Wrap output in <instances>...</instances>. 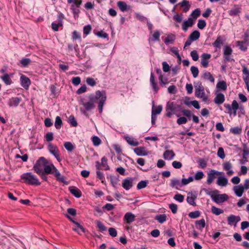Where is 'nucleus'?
Instances as JSON below:
<instances>
[{
  "instance_id": "f257e3e1",
  "label": "nucleus",
  "mask_w": 249,
  "mask_h": 249,
  "mask_svg": "<svg viewBox=\"0 0 249 249\" xmlns=\"http://www.w3.org/2000/svg\"><path fill=\"white\" fill-rule=\"evenodd\" d=\"M106 100V92L104 90H97L95 92V94L91 93L84 98H81L80 100L81 104L85 108L84 110L81 109V111L83 114L86 115L88 111L93 109L95 107V103L98 100V109L99 113H102Z\"/></svg>"
},
{
  "instance_id": "f03ea898",
  "label": "nucleus",
  "mask_w": 249,
  "mask_h": 249,
  "mask_svg": "<svg viewBox=\"0 0 249 249\" xmlns=\"http://www.w3.org/2000/svg\"><path fill=\"white\" fill-rule=\"evenodd\" d=\"M202 191H204L207 195L211 196L212 200L217 204L224 202L229 198L228 196L226 194H218L219 191L217 190L210 191L207 189L203 188Z\"/></svg>"
},
{
  "instance_id": "7ed1b4c3",
  "label": "nucleus",
  "mask_w": 249,
  "mask_h": 249,
  "mask_svg": "<svg viewBox=\"0 0 249 249\" xmlns=\"http://www.w3.org/2000/svg\"><path fill=\"white\" fill-rule=\"evenodd\" d=\"M21 179L27 184L34 186H39L40 182L37 177L31 172L24 173L21 175Z\"/></svg>"
},
{
  "instance_id": "20e7f679",
  "label": "nucleus",
  "mask_w": 249,
  "mask_h": 249,
  "mask_svg": "<svg viewBox=\"0 0 249 249\" xmlns=\"http://www.w3.org/2000/svg\"><path fill=\"white\" fill-rule=\"evenodd\" d=\"M194 87L195 88V96L199 98L202 99L203 101L206 102L208 100V98L205 95L204 88L202 83L198 81L194 82Z\"/></svg>"
},
{
  "instance_id": "39448f33",
  "label": "nucleus",
  "mask_w": 249,
  "mask_h": 249,
  "mask_svg": "<svg viewBox=\"0 0 249 249\" xmlns=\"http://www.w3.org/2000/svg\"><path fill=\"white\" fill-rule=\"evenodd\" d=\"M48 164V161L43 157H40L33 167V169L37 174L42 173L46 164Z\"/></svg>"
},
{
  "instance_id": "423d86ee",
  "label": "nucleus",
  "mask_w": 249,
  "mask_h": 249,
  "mask_svg": "<svg viewBox=\"0 0 249 249\" xmlns=\"http://www.w3.org/2000/svg\"><path fill=\"white\" fill-rule=\"evenodd\" d=\"M232 50L229 46H225L223 49V57L224 62L227 63L228 62L233 60V58H231V55L232 54Z\"/></svg>"
},
{
  "instance_id": "0eeeda50",
  "label": "nucleus",
  "mask_w": 249,
  "mask_h": 249,
  "mask_svg": "<svg viewBox=\"0 0 249 249\" xmlns=\"http://www.w3.org/2000/svg\"><path fill=\"white\" fill-rule=\"evenodd\" d=\"M224 106L229 111L228 113L231 114V111L233 110L234 115H236V111L239 108V105L236 100H234L232 101L231 105L229 104H225Z\"/></svg>"
},
{
  "instance_id": "6e6552de",
  "label": "nucleus",
  "mask_w": 249,
  "mask_h": 249,
  "mask_svg": "<svg viewBox=\"0 0 249 249\" xmlns=\"http://www.w3.org/2000/svg\"><path fill=\"white\" fill-rule=\"evenodd\" d=\"M186 198L187 202L191 205L193 206H196L195 200L197 198V194L196 192L193 193V192H189Z\"/></svg>"
},
{
  "instance_id": "1a4fd4ad",
  "label": "nucleus",
  "mask_w": 249,
  "mask_h": 249,
  "mask_svg": "<svg viewBox=\"0 0 249 249\" xmlns=\"http://www.w3.org/2000/svg\"><path fill=\"white\" fill-rule=\"evenodd\" d=\"M101 166L105 167V170H106L109 169V167L107 165V159L105 156L101 159V163L99 161H96V167L97 169H102L101 168Z\"/></svg>"
},
{
  "instance_id": "9d476101",
  "label": "nucleus",
  "mask_w": 249,
  "mask_h": 249,
  "mask_svg": "<svg viewBox=\"0 0 249 249\" xmlns=\"http://www.w3.org/2000/svg\"><path fill=\"white\" fill-rule=\"evenodd\" d=\"M221 174V172H218L214 170H211L210 172L208 174V178L207 180V183L208 184H210L212 183L214 179L215 178V175H219Z\"/></svg>"
},
{
  "instance_id": "9b49d317",
  "label": "nucleus",
  "mask_w": 249,
  "mask_h": 249,
  "mask_svg": "<svg viewBox=\"0 0 249 249\" xmlns=\"http://www.w3.org/2000/svg\"><path fill=\"white\" fill-rule=\"evenodd\" d=\"M136 216L131 212L126 213L124 217V222L130 224L135 220Z\"/></svg>"
},
{
  "instance_id": "f8f14e48",
  "label": "nucleus",
  "mask_w": 249,
  "mask_h": 249,
  "mask_svg": "<svg viewBox=\"0 0 249 249\" xmlns=\"http://www.w3.org/2000/svg\"><path fill=\"white\" fill-rule=\"evenodd\" d=\"M20 80L21 86L26 89H28L31 84L30 79L25 75L22 74L20 76Z\"/></svg>"
},
{
  "instance_id": "ddd939ff",
  "label": "nucleus",
  "mask_w": 249,
  "mask_h": 249,
  "mask_svg": "<svg viewBox=\"0 0 249 249\" xmlns=\"http://www.w3.org/2000/svg\"><path fill=\"white\" fill-rule=\"evenodd\" d=\"M134 179V178H127L124 179L122 183L123 187L126 190H129L133 186V182Z\"/></svg>"
},
{
  "instance_id": "4468645a",
  "label": "nucleus",
  "mask_w": 249,
  "mask_h": 249,
  "mask_svg": "<svg viewBox=\"0 0 249 249\" xmlns=\"http://www.w3.org/2000/svg\"><path fill=\"white\" fill-rule=\"evenodd\" d=\"M241 220L239 216H235L233 214L230 215L227 218L228 223L229 225H234L236 226L237 223L240 221Z\"/></svg>"
},
{
  "instance_id": "2eb2a0df",
  "label": "nucleus",
  "mask_w": 249,
  "mask_h": 249,
  "mask_svg": "<svg viewBox=\"0 0 249 249\" xmlns=\"http://www.w3.org/2000/svg\"><path fill=\"white\" fill-rule=\"evenodd\" d=\"M225 40L224 36H218L215 41L213 43L212 45L213 47L220 49L221 46L223 45Z\"/></svg>"
},
{
  "instance_id": "dca6fc26",
  "label": "nucleus",
  "mask_w": 249,
  "mask_h": 249,
  "mask_svg": "<svg viewBox=\"0 0 249 249\" xmlns=\"http://www.w3.org/2000/svg\"><path fill=\"white\" fill-rule=\"evenodd\" d=\"M211 57V55L209 53H204L201 55V64L204 67L207 68L209 65L208 59Z\"/></svg>"
},
{
  "instance_id": "f3484780",
  "label": "nucleus",
  "mask_w": 249,
  "mask_h": 249,
  "mask_svg": "<svg viewBox=\"0 0 249 249\" xmlns=\"http://www.w3.org/2000/svg\"><path fill=\"white\" fill-rule=\"evenodd\" d=\"M21 101V98L20 97H12L8 100V104L10 107H16L19 105Z\"/></svg>"
},
{
  "instance_id": "a211bd4d",
  "label": "nucleus",
  "mask_w": 249,
  "mask_h": 249,
  "mask_svg": "<svg viewBox=\"0 0 249 249\" xmlns=\"http://www.w3.org/2000/svg\"><path fill=\"white\" fill-rule=\"evenodd\" d=\"M194 24V22L193 19L191 18H189L187 20H185L183 21L182 24V30L185 32L187 31L188 28L193 26Z\"/></svg>"
},
{
  "instance_id": "6ab92c4d",
  "label": "nucleus",
  "mask_w": 249,
  "mask_h": 249,
  "mask_svg": "<svg viewBox=\"0 0 249 249\" xmlns=\"http://www.w3.org/2000/svg\"><path fill=\"white\" fill-rule=\"evenodd\" d=\"M150 82L152 87V89L155 91V93H157L159 90V88L158 87L157 84L155 81V76L152 71H151L150 74Z\"/></svg>"
},
{
  "instance_id": "aec40b11",
  "label": "nucleus",
  "mask_w": 249,
  "mask_h": 249,
  "mask_svg": "<svg viewBox=\"0 0 249 249\" xmlns=\"http://www.w3.org/2000/svg\"><path fill=\"white\" fill-rule=\"evenodd\" d=\"M145 149V147L144 146H140L135 148L134 151L137 156H146L148 154V152L146 151Z\"/></svg>"
},
{
  "instance_id": "412c9836",
  "label": "nucleus",
  "mask_w": 249,
  "mask_h": 249,
  "mask_svg": "<svg viewBox=\"0 0 249 249\" xmlns=\"http://www.w3.org/2000/svg\"><path fill=\"white\" fill-rule=\"evenodd\" d=\"M225 99L224 95L222 93H219L216 94L213 100V102L215 104L219 105L223 104L225 101Z\"/></svg>"
},
{
  "instance_id": "4be33fe9",
  "label": "nucleus",
  "mask_w": 249,
  "mask_h": 249,
  "mask_svg": "<svg viewBox=\"0 0 249 249\" xmlns=\"http://www.w3.org/2000/svg\"><path fill=\"white\" fill-rule=\"evenodd\" d=\"M233 190L235 195L238 197H241L244 192V189L242 184L234 186L233 187Z\"/></svg>"
},
{
  "instance_id": "5701e85b",
  "label": "nucleus",
  "mask_w": 249,
  "mask_h": 249,
  "mask_svg": "<svg viewBox=\"0 0 249 249\" xmlns=\"http://www.w3.org/2000/svg\"><path fill=\"white\" fill-rule=\"evenodd\" d=\"M70 193L77 198H80L82 196L81 191L77 188L72 186L69 187Z\"/></svg>"
},
{
  "instance_id": "b1692460",
  "label": "nucleus",
  "mask_w": 249,
  "mask_h": 249,
  "mask_svg": "<svg viewBox=\"0 0 249 249\" xmlns=\"http://www.w3.org/2000/svg\"><path fill=\"white\" fill-rule=\"evenodd\" d=\"M175 156V154L173 150H166L163 155L165 160H171Z\"/></svg>"
},
{
  "instance_id": "393cba45",
  "label": "nucleus",
  "mask_w": 249,
  "mask_h": 249,
  "mask_svg": "<svg viewBox=\"0 0 249 249\" xmlns=\"http://www.w3.org/2000/svg\"><path fill=\"white\" fill-rule=\"evenodd\" d=\"M236 45L240 50L246 52L247 50L248 46L249 44V43H247L244 41H237L236 42Z\"/></svg>"
},
{
  "instance_id": "a878e982",
  "label": "nucleus",
  "mask_w": 249,
  "mask_h": 249,
  "mask_svg": "<svg viewBox=\"0 0 249 249\" xmlns=\"http://www.w3.org/2000/svg\"><path fill=\"white\" fill-rule=\"evenodd\" d=\"M125 139L127 142L131 146H136L139 144V142L132 137L126 136Z\"/></svg>"
},
{
  "instance_id": "bb28decb",
  "label": "nucleus",
  "mask_w": 249,
  "mask_h": 249,
  "mask_svg": "<svg viewBox=\"0 0 249 249\" xmlns=\"http://www.w3.org/2000/svg\"><path fill=\"white\" fill-rule=\"evenodd\" d=\"M179 5L181 7H183V12L184 13L187 12L190 8L189 1L186 0H183L181 1L179 3Z\"/></svg>"
},
{
  "instance_id": "cd10ccee",
  "label": "nucleus",
  "mask_w": 249,
  "mask_h": 249,
  "mask_svg": "<svg viewBox=\"0 0 249 249\" xmlns=\"http://www.w3.org/2000/svg\"><path fill=\"white\" fill-rule=\"evenodd\" d=\"M160 32L159 30H155L152 35V38H149V41H160Z\"/></svg>"
},
{
  "instance_id": "c85d7f7f",
  "label": "nucleus",
  "mask_w": 249,
  "mask_h": 249,
  "mask_svg": "<svg viewBox=\"0 0 249 249\" xmlns=\"http://www.w3.org/2000/svg\"><path fill=\"white\" fill-rule=\"evenodd\" d=\"M228 182V179L225 177H220L218 178L216 183L221 186H225Z\"/></svg>"
},
{
  "instance_id": "c756f323",
  "label": "nucleus",
  "mask_w": 249,
  "mask_h": 249,
  "mask_svg": "<svg viewBox=\"0 0 249 249\" xmlns=\"http://www.w3.org/2000/svg\"><path fill=\"white\" fill-rule=\"evenodd\" d=\"M53 172L54 176L56 177V180L60 182L66 183L65 177L62 176L61 178H59L61 176V174L58 170H55Z\"/></svg>"
},
{
  "instance_id": "7c9ffc66",
  "label": "nucleus",
  "mask_w": 249,
  "mask_h": 249,
  "mask_svg": "<svg viewBox=\"0 0 249 249\" xmlns=\"http://www.w3.org/2000/svg\"><path fill=\"white\" fill-rule=\"evenodd\" d=\"M170 185L172 188L175 187L177 190L179 189L177 186L182 187L181 183L180 182L179 180L176 178H174L171 180Z\"/></svg>"
},
{
  "instance_id": "2f4dec72",
  "label": "nucleus",
  "mask_w": 249,
  "mask_h": 249,
  "mask_svg": "<svg viewBox=\"0 0 249 249\" xmlns=\"http://www.w3.org/2000/svg\"><path fill=\"white\" fill-rule=\"evenodd\" d=\"M196 228L198 230H202L206 226L205 221L204 219L196 220L195 222Z\"/></svg>"
},
{
  "instance_id": "473e14b6",
  "label": "nucleus",
  "mask_w": 249,
  "mask_h": 249,
  "mask_svg": "<svg viewBox=\"0 0 249 249\" xmlns=\"http://www.w3.org/2000/svg\"><path fill=\"white\" fill-rule=\"evenodd\" d=\"M1 79L6 85H11L12 83L9 75L7 73H4V74L1 77Z\"/></svg>"
},
{
  "instance_id": "72a5a7b5",
  "label": "nucleus",
  "mask_w": 249,
  "mask_h": 249,
  "mask_svg": "<svg viewBox=\"0 0 249 249\" xmlns=\"http://www.w3.org/2000/svg\"><path fill=\"white\" fill-rule=\"evenodd\" d=\"M75 227L73 228V230L76 231L78 234H80L79 230H80V231L83 232H86V229L84 228L77 222L75 224Z\"/></svg>"
},
{
  "instance_id": "f704fd0d",
  "label": "nucleus",
  "mask_w": 249,
  "mask_h": 249,
  "mask_svg": "<svg viewBox=\"0 0 249 249\" xmlns=\"http://www.w3.org/2000/svg\"><path fill=\"white\" fill-rule=\"evenodd\" d=\"M249 155V150L248 149L247 147L245 146L243 150V159H245L244 161H242V160H240V163L244 164L246 162L248 161V157Z\"/></svg>"
},
{
  "instance_id": "c9c22d12",
  "label": "nucleus",
  "mask_w": 249,
  "mask_h": 249,
  "mask_svg": "<svg viewBox=\"0 0 249 249\" xmlns=\"http://www.w3.org/2000/svg\"><path fill=\"white\" fill-rule=\"evenodd\" d=\"M203 77L204 79L209 80L212 83L214 82V78L210 72H205L203 74Z\"/></svg>"
},
{
  "instance_id": "e433bc0d",
  "label": "nucleus",
  "mask_w": 249,
  "mask_h": 249,
  "mask_svg": "<svg viewBox=\"0 0 249 249\" xmlns=\"http://www.w3.org/2000/svg\"><path fill=\"white\" fill-rule=\"evenodd\" d=\"M200 37V33L199 31L196 30L193 31L189 36V37L193 41H196Z\"/></svg>"
},
{
  "instance_id": "4c0bfd02",
  "label": "nucleus",
  "mask_w": 249,
  "mask_h": 249,
  "mask_svg": "<svg viewBox=\"0 0 249 249\" xmlns=\"http://www.w3.org/2000/svg\"><path fill=\"white\" fill-rule=\"evenodd\" d=\"M95 223L97 225V228L99 229V231L101 232H104L107 231V228L103 224V223L99 221H95Z\"/></svg>"
},
{
  "instance_id": "58836bf2",
  "label": "nucleus",
  "mask_w": 249,
  "mask_h": 249,
  "mask_svg": "<svg viewBox=\"0 0 249 249\" xmlns=\"http://www.w3.org/2000/svg\"><path fill=\"white\" fill-rule=\"evenodd\" d=\"M216 88L222 90H226L227 89L226 82L224 81L218 82L216 84Z\"/></svg>"
},
{
  "instance_id": "ea45409f",
  "label": "nucleus",
  "mask_w": 249,
  "mask_h": 249,
  "mask_svg": "<svg viewBox=\"0 0 249 249\" xmlns=\"http://www.w3.org/2000/svg\"><path fill=\"white\" fill-rule=\"evenodd\" d=\"M162 110V106L161 105H159L156 107H154V105H153L152 114L154 115L159 114L160 113Z\"/></svg>"
},
{
  "instance_id": "a19ab883",
  "label": "nucleus",
  "mask_w": 249,
  "mask_h": 249,
  "mask_svg": "<svg viewBox=\"0 0 249 249\" xmlns=\"http://www.w3.org/2000/svg\"><path fill=\"white\" fill-rule=\"evenodd\" d=\"M167 216L165 214H158L156 215L155 219L162 224L166 220Z\"/></svg>"
},
{
  "instance_id": "79ce46f5",
  "label": "nucleus",
  "mask_w": 249,
  "mask_h": 249,
  "mask_svg": "<svg viewBox=\"0 0 249 249\" xmlns=\"http://www.w3.org/2000/svg\"><path fill=\"white\" fill-rule=\"evenodd\" d=\"M63 125L62 121L61 118L59 116H57L55 118L54 126L57 129H59L62 127Z\"/></svg>"
},
{
  "instance_id": "37998d69",
  "label": "nucleus",
  "mask_w": 249,
  "mask_h": 249,
  "mask_svg": "<svg viewBox=\"0 0 249 249\" xmlns=\"http://www.w3.org/2000/svg\"><path fill=\"white\" fill-rule=\"evenodd\" d=\"M240 12L239 8L234 7L229 11V14L231 16H235L238 15Z\"/></svg>"
},
{
  "instance_id": "c03bdc74",
  "label": "nucleus",
  "mask_w": 249,
  "mask_h": 249,
  "mask_svg": "<svg viewBox=\"0 0 249 249\" xmlns=\"http://www.w3.org/2000/svg\"><path fill=\"white\" fill-rule=\"evenodd\" d=\"M31 63V60L28 58H24L20 60V63L22 67H27Z\"/></svg>"
},
{
  "instance_id": "a18cd8bd",
  "label": "nucleus",
  "mask_w": 249,
  "mask_h": 249,
  "mask_svg": "<svg viewBox=\"0 0 249 249\" xmlns=\"http://www.w3.org/2000/svg\"><path fill=\"white\" fill-rule=\"evenodd\" d=\"M176 39V36L174 34H171L167 36L164 42L167 44L169 43H172Z\"/></svg>"
},
{
  "instance_id": "49530a36",
  "label": "nucleus",
  "mask_w": 249,
  "mask_h": 249,
  "mask_svg": "<svg viewBox=\"0 0 249 249\" xmlns=\"http://www.w3.org/2000/svg\"><path fill=\"white\" fill-rule=\"evenodd\" d=\"M117 6L119 9L123 12L127 10V4L126 3L122 1H120L117 2Z\"/></svg>"
},
{
  "instance_id": "de8ad7c7",
  "label": "nucleus",
  "mask_w": 249,
  "mask_h": 249,
  "mask_svg": "<svg viewBox=\"0 0 249 249\" xmlns=\"http://www.w3.org/2000/svg\"><path fill=\"white\" fill-rule=\"evenodd\" d=\"M50 153L53 155L59 162L61 160V159L60 157L59 151L58 148L53 150H51V152Z\"/></svg>"
},
{
  "instance_id": "09e8293b",
  "label": "nucleus",
  "mask_w": 249,
  "mask_h": 249,
  "mask_svg": "<svg viewBox=\"0 0 249 249\" xmlns=\"http://www.w3.org/2000/svg\"><path fill=\"white\" fill-rule=\"evenodd\" d=\"M212 212L216 215H218L224 213V211L220 208L215 206H212L211 208Z\"/></svg>"
},
{
  "instance_id": "8fccbe9b",
  "label": "nucleus",
  "mask_w": 249,
  "mask_h": 249,
  "mask_svg": "<svg viewBox=\"0 0 249 249\" xmlns=\"http://www.w3.org/2000/svg\"><path fill=\"white\" fill-rule=\"evenodd\" d=\"M176 108V107L175 106V105L173 102H168L167 103L165 109L166 111H168L169 110L171 111L172 112H174L175 110V109Z\"/></svg>"
},
{
  "instance_id": "3c124183",
  "label": "nucleus",
  "mask_w": 249,
  "mask_h": 249,
  "mask_svg": "<svg viewBox=\"0 0 249 249\" xmlns=\"http://www.w3.org/2000/svg\"><path fill=\"white\" fill-rule=\"evenodd\" d=\"M64 146L66 150L69 152L72 151L74 148L73 145L71 142H65L64 144Z\"/></svg>"
},
{
  "instance_id": "603ef678",
  "label": "nucleus",
  "mask_w": 249,
  "mask_h": 249,
  "mask_svg": "<svg viewBox=\"0 0 249 249\" xmlns=\"http://www.w3.org/2000/svg\"><path fill=\"white\" fill-rule=\"evenodd\" d=\"M43 172H44V173L47 175L53 174V172L52 171V166H51V164L50 165L46 164L44 167Z\"/></svg>"
},
{
  "instance_id": "864d4df0",
  "label": "nucleus",
  "mask_w": 249,
  "mask_h": 249,
  "mask_svg": "<svg viewBox=\"0 0 249 249\" xmlns=\"http://www.w3.org/2000/svg\"><path fill=\"white\" fill-rule=\"evenodd\" d=\"M191 71L194 78L196 77L199 73V70L197 67L196 66H192L191 67Z\"/></svg>"
},
{
  "instance_id": "5fc2aeb1",
  "label": "nucleus",
  "mask_w": 249,
  "mask_h": 249,
  "mask_svg": "<svg viewBox=\"0 0 249 249\" xmlns=\"http://www.w3.org/2000/svg\"><path fill=\"white\" fill-rule=\"evenodd\" d=\"M69 123L72 126L76 127L77 126V122L73 115H71L69 117Z\"/></svg>"
},
{
  "instance_id": "6e6d98bb",
  "label": "nucleus",
  "mask_w": 249,
  "mask_h": 249,
  "mask_svg": "<svg viewBox=\"0 0 249 249\" xmlns=\"http://www.w3.org/2000/svg\"><path fill=\"white\" fill-rule=\"evenodd\" d=\"M201 14V11L199 8L195 9L192 12L191 16L193 17L194 19H196Z\"/></svg>"
},
{
  "instance_id": "4d7b16f0",
  "label": "nucleus",
  "mask_w": 249,
  "mask_h": 249,
  "mask_svg": "<svg viewBox=\"0 0 249 249\" xmlns=\"http://www.w3.org/2000/svg\"><path fill=\"white\" fill-rule=\"evenodd\" d=\"M197 162L199 167L201 168H205L207 165V162L204 159L199 158Z\"/></svg>"
},
{
  "instance_id": "13d9d810",
  "label": "nucleus",
  "mask_w": 249,
  "mask_h": 249,
  "mask_svg": "<svg viewBox=\"0 0 249 249\" xmlns=\"http://www.w3.org/2000/svg\"><path fill=\"white\" fill-rule=\"evenodd\" d=\"M86 82L88 85L94 87L96 85V82L95 81L94 79L92 77H88L86 79Z\"/></svg>"
},
{
  "instance_id": "bf43d9fd",
  "label": "nucleus",
  "mask_w": 249,
  "mask_h": 249,
  "mask_svg": "<svg viewBox=\"0 0 249 249\" xmlns=\"http://www.w3.org/2000/svg\"><path fill=\"white\" fill-rule=\"evenodd\" d=\"M200 213L199 211H195L189 213V216L191 218H196L200 216Z\"/></svg>"
},
{
  "instance_id": "052dcab7",
  "label": "nucleus",
  "mask_w": 249,
  "mask_h": 249,
  "mask_svg": "<svg viewBox=\"0 0 249 249\" xmlns=\"http://www.w3.org/2000/svg\"><path fill=\"white\" fill-rule=\"evenodd\" d=\"M147 183V181L142 180L138 184L137 188L138 190L143 189L146 187Z\"/></svg>"
},
{
  "instance_id": "680f3d73",
  "label": "nucleus",
  "mask_w": 249,
  "mask_h": 249,
  "mask_svg": "<svg viewBox=\"0 0 249 249\" xmlns=\"http://www.w3.org/2000/svg\"><path fill=\"white\" fill-rule=\"evenodd\" d=\"M242 129L238 126L231 127L230 129V132L233 134H239L241 133Z\"/></svg>"
},
{
  "instance_id": "e2e57ef3",
  "label": "nucleus",
  "mask_w": 249,
  "mask_h": 249,
  "mask_svg": "<svg viewBox=\"0 0 249 249\" xmlns=\"http://www.w3.org/2000/svg\"><path fill=\"white\" fill-rule=\"evenodd\" d=\"M206 26V22L204 19H199L197 23V27L200 29H203Z\"/></svg>"
},
{
  "instance_id": "0e129e2a",
  "label": "nucleus",
  "mask_w": 249,
  "mask_h": 249,
  "mask_svg": "<svg viewBox=\"0 0 249 249\" xmlns=\"http://www.w3.org/2000/svg\"><path fill=\"white\" fill-rule=\"evenodd\" d=\"M182 18L183 15L182 14H178V13H176L173 16V19L178 22H181L182 20Z\"/></svg>"
},
{
  "instance_id": "69168bd1",
  "label": "nucleus",
  "mask_w": 249,
  "mask_h": 249,
  "mask_svg": "<svg viewBox=\"0 0 249 249\" xmlns=\"http://www.w3.org/2000/svg\"><path fill=\"white\" fill-rule=\"evenodd\" d=\"M92 141L94 146H98L101 143L100 139L97 136H93L92 138Z\"/></svg>"
},
{
  "instance_id": "338daca9",
  "label": "nucleus",
  "mask_w": 249,
  "mask_h": 249,
  "mask_svg": "<svg viewBox=\"0 0 249 249\" xmlns=\"http://www.w3.org/2000/svg\"><path fill=\"white\" fill-rule=\"evenodd\" d=\"M109 178H110L111 184L112 185V186L113 187H115L116 186V185H117L118 183V178L116 177L112 176V175H110L109 176Z\"/></svg>"
},
{
  "instance_id": "774afa93",
  "label": "nucleus",
  "mask_w": 249,
  "mask_h": 249,
  "mask_svg": "<svg viewBox=\"0 0 249 249\" xmlns=\"http://www.w3.org/2000/svg\"><path fill=\"white\" fill-rule=\"evenodd\" d=\"M174 199L179 202H182L184 200V196L181 194H177L174 196Z\"/></svg>"
}]
</instances>
